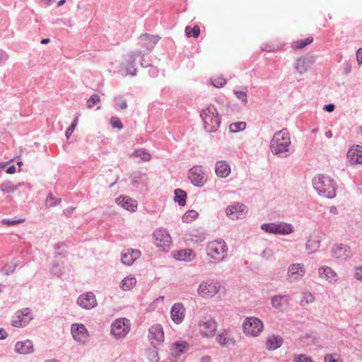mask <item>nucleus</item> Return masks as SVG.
Segmentation results:
<instances>
[{
    "instance_id": "nucleus-59",
    "label": "nucleus",
    "mask_w": 362,
    "mask_h": 362,
    "mask_svg": "<svg viewBox=\"0 0 362 362\" xmlns=\"http://www.w3.org/2000/svg\"><path fill=\"white\" fill-rule=\"evenodd\" d=\"M75 210V208L74 207H72V206H69L66 209H65L64 211H63V213L64 215H66V216H70L72 213L74 212V211Z\"/></svg>"
},
{
    "instance_id": "nucleus-56",
    "label": "nucleus",
    "mask_w": 362,
    "mask_h": 362,
    "mask_svg": "<svg viewBox=\"0 0 362 362\" xmlns=\"http://www.w3.org/2000/svg\"><path fill=\"white\" fill-rule=\"evenodd\" d=\"M175 349L177 351V352H179V353H184L185 352V349L186 348L185 344H184L182 343H177H177L175 344Z\"/></svg>"
},
{
    "instance_id": "nucleus-52",
    "label": "nucleus",
    "mask_w": 362,
    "mask_h": 362,
    "mask_svg": "<svg viewBox=\"0 0 362 362\" xmlns=\"http://www.w3.org/2000/svg\"><path fill=\"white\" fill-rule=\"evenodd\" d=\"M110 124L112 127L121 129L122 128V123L117 117H112L110 119Z\"/></svg>"
},
{
    "instance_id": "nucleus-36",
    "label": "nucleus",
    "mask_w": 362,
    "mask_h": 362,
    "mask_svg": "<svg viewBox=\"0 0 362 362\" xmlns=\"http://www.w3.org/2000/svg\"><path fill=\"white\" fill-rule=\"evenodd\" d=\"M136 284V278L132 276H128L122 281L120 288L123 291H129L135 286Z\"/></svg>"
},
{
    "instance_id": "nucleus-49",
    "label": "nucleus",
    "mask_w": 362,
    "mask_h": 362,
    "mask_svg": "<svg viewBox=\"0 0 362 362\" xmlns=\"http://www.w3.org/2000/svg\"><path fill=\"white\" fill-rule=\"evenodd\" d=\"M274 251L271 248H265L261 253V256L262 258L268 260L271 259L274 256Z\"/></svg>"
},
{
    "instance_id": "nucleus-33",
    "label": "nucleus",
    "mask_w": 362,
    "mask_h": 362,
    "mask_svg": "<svg viewBox=\"0 0 362 362\" xmlns=\"http://www.w3.org/2000/svg\"><path fill=\"white\" fill-rule=\"evenodd\" d=\"M195 257V254L191 249H184L177 252L175 258L180 261L189 262Z\"/></svg>"
},
{
    "instance_id": "nucleus-48",
    "label": "nucleus",
    "mask_w": 362,
    "mask_h": 362,
    "mask_svg": "<svg viewBox=\"0 0 362 362\" xmlns=\"http://www.w3.org/2000/svg\"><path fill=\"white\" fill-rule=\"evenodd\" d=\"M54 196L52 194H49L47 197V199H46V204H47V206L49 207H53V206H55L58 204H60L61 202V199H57L55 200V202H49V201L51 200H54Z\"/></svg>"
},
{
    "instance_id": "nucleus-20",
    "label": "nucleus",
    "mask_w": 362,
    "mask_h": 362,
    "mask_svg": "<svg viewBox=\"0 0 362 362\" xmlns=\"http://www.w3.org/2000/svg\"><path fill=\"white\" fill-rule=\"evenodd\" d=\"M170 317L174 323L179 325L185 317V308L182 303H174L170 310Z\"/></svg>"
},
{
    "instance_id": "nucleus-22",
    "label": "nucleus",
    "mask_w": 362,
    "mask_h": 362,
    "mask_svg": "<svg viewBox=\"0 0 362 362\" xmlns=\"http://www.w3.org/2000/svg\"><path fill=\"white\" fill-rule=\"evenodd\" d=\"M347 158L351 164H362V146H353L347 152Z\"/></svg>"
},
{
    "instance_id": "nucleus-4",
    "label": "nucleus",
    "mask_w": 362,
    "mask_h": 362,
    "mask_svg": "<svg viewBox=\"0 0 362 362\" xmlns=\"http://www.w3.org/2000/svg\"><path fill=\"white\" fill-rule=\"evenodd\" d=\"M200 115L203 119L204 127L206 132H215L217 131L221 119L214 105H210L206 109L202 110Z\"/></svg>"
},
{
    "instance_id": "nucleus-62",
    "label": "nucleus",
    "mask_w": 362,
    "mask_h": 362,
    "mask_svg": "<svg viewBox=\"0 0 362 362\" xmlns=\"http://www.w3.org/2000/svg\"><path fill=\"white\" fill-rule=\"evenodd\" d=\"M8 334L3 328H0V339H4L7 337Z\"/></svg>"
},
{
    "instance_id": "nucleus-58",
    "label": "nucleus",
    "mask_w": 362,
    "mask_h": 362,
    "mask_svg": "<svg viewBox=\"0 0 362 362\" xmlns=\"http://www.w3.org/2000/svg\"><path fill=\"white\" fill-rule=\"evenodd\" d=\"M356 59L358 64H362V48H359L356 52Z\"/></svg>"
},
{
    "instance_id": "nucleus-47",
    "label": "nucleus",
    "mask_w": 362,
    "mask_h": 362,
    "mask_svg": "<svg viewBox=\"0 0 362 362\" xmlns=\"http://www.w3.org/2000/svg\"><path fill=\"white\" fill-rule=\"evenodd\" d=\"M115 102L119 108L124 110L127 108V103L125 100L123 99L122 96H117L115 98Z\"/></svg>"
},
{
    "instance_id": "nucleus-38",
    "label": "nucleus",
    "mask_w": 362,
    "mask_h": 362,
    "mask_svg": "<svg viewBox=\"0 0 362 362\" xmlns=\"http://www.w3.org/2000/svg\"><path fill=\"white\" fill-rule=\"evenodd\" d=\"M187 193L180 189L175 190V202H177L180 206H184L186 203Z\"/></svg>"
},
{
    "instance_id": "nucleus-13",
    "label": "nucleus",
    "mask_w": 362,
    "mask_h": 362,
    "mask_svg": "<svg viewBox=\"0 0 362 362\" xmlns=\"http://www.w3.org/2000/svg\"><path fill=\"white\" fill-rule=\"evenodd\" d=\"M33 319L30 309L26 308L18 310L12 320L11 325L16 327L26 326Z\"/></svg>"
},
{
    "instance_id": "nucleus-24",
    "label": "nucleus",
    "mask_w": 362,
    "mask_h": 362,
    "mask_svg": "<svg viewBox=\"0 0 362 362\" xmlns=\"http://www.w3.org/2000/svg\"><path fill=\"white\" fill-rule=\"evenodd\" d=\"M142 54L141 50H136L134 52H130L127 55V62H128V66H127V73L132 76H135L136 74V69L134 67V63L136 59Z\"/></svg>"
},
{
    "instance_id": "nucleus-34",
    "label": "nucleus",
    "mask_w": 362,
    "mask_h": 362,
    "mask_svg": "<svg viewBox=\"0 0 362 362\" xmlns=\"http://www.w3.org/2000/svg\"><path fill=\"white\" fill-rule=\"evenodd\" d=\"M320 246V240L319 237H310L305 244V249L309 253L316 252Z\"/></svg>"
},
{
    "instance_id": "nucleus-39",
    "label": "nucleus",
    "mask_w": 362,
    "mask_h": 362,
    "mask_svg": "<svg viewBox=\"0 0 362 362\" xmlns=\"http://www.w3.org/2000/svg\"><path fill=\"white\" fill-rule=\"evenodd\" d=\"M199 214L195 210H189L182 216V221L189 223L196 219Z\"/></svg>"
},
{
    "instance_id": "nucleus-25",
    "label": "nucleus",
    "mask_w": 362,
    "mask_h": 362,
    "mask_svg": "<svg viewBox=\"0 0 362 362\" xmlns=\"http://www.w3.org/2000/svg\"><path fill=\"white\" fill-rule=\"evenodd\" d=\"M216 341L222 346L228 347L233 346L235 343V339L228 330H223L216 336Z\"/></svg>"
},
{
    "instance_id": "nucleus-46",
    "label": "nucleus",
    "mask_w": 362,
    "mask_h": 362,
    "mask_svg": "<svg viewBox=\"0 0 362 362\" xmlns=\"http://www.w3.org/2000/svg\"><path fill=\"white\" fill-rule=\"evenodd\" d=\"M100 101V97L94 94L93 95L86 103L88 108H92L97 103Z\"/></svg>"
},
{
    "instance_id": "nucleus-53",
    "label": "nucleus",
    "mask_w": 362,
    "mask_h": 362,
    "mask_svg": "<svg viewBox=\"0 0 362 362\" xmlns=\"http://www.w3.org/2000/svg\"><path fill=\"white\" fill-rule=\"evenodd\" d=\"M16 267V264L11 265L9 264H6L3 269V272L6 275H9L10 274H12L14 272Z\"/></svg>"
},
{
    "instance_id": "nucleus-28",
    "label": "nucleus",
    "mask_w": 362,
    "mask_h": 362,
    "mask_svg": "<svg viewBox=\"0 0 362 362\" xmlns=\"http://www.w3.org/2000/svg\"><path fill=\"white\" fill-rule=\"evenodd\" d=\"M15 351L20 354H28L34 351L33 341L27 339L23 341H18L15 345Z\"/></svg>"
},
{
    "instance_id": "nucleus-8",
    "label": "nucleus",
    "mask_w": 362,
    "mask_h": 362,
    "mask_svg": "<svg viewBox=\"0 0 362 362\" xmlns=\"http://www.w3.org/2000/svg\"><path fill=\"white\" fill-rule=\"evenodd\" d=\"M262 322L255 317H247L243 323L244 333L248 336L257 337L263 330Z\"/></svg>"
},
{
    "instance_id": "nucleus-2",
    "label": "nucleus",
    "mask_w": 362,
    "mask_h": 362,
    "mask_svg": "<svg viewBox=\"0 0 362 362\" xmlns=\"http://www.w3.org/2000/svg\"><path fill=\"white\" fill-rule=\"evenodd\" d=\"M313 185L320 196L327 199H332L336 196L337 183L328 175H316L313 179Z\"/></svg>"
},
{
    "instance_id": "nucleus-29",
    "label": "nucleus",
    "mask_w": 362,
    "mask_h": 362,
    "mask_svg": "<svg viewBox=\"0 0 362 362\" xmlns=\"http://www.w3.org/2000/svg\"><path fill=\"white\" fill-rule=\"evenodd\" d=\"M140 252L137 250H127L122 255V262L125 265H131L133 262L139 257Z\"/></svg>"
},
{
    "instance_id": "nucleus-26",
    "label": "nucleus",
    "mask_w": 362,
    "mask_h": 362,
    "mask_svg": "<svg viewBox=\"0 0 362 362\" xmlns=\"http://www.w3.org/2000/svg\"><path fill=\"white\" fill-rule=\"evenodd\" d=\"M230 166L226 160H218L215 164V173L221 178H226L230 174Z\"/></svg>"
},
{
    "instance_id": "nucleus-6",
    "label": "nucleus",
    "mask_w": 362,
    "mask_h": 362,
    "mask_svg": "<svg viewBox=\"0 0 362 362\" xmlns=\"http://www.w3.org/2000/svg\"><path fill=\"white\" fill-rule=\"evenodd\" d=\"M154 245L163 251L168 250L172 246L171 236L167 229L156 228L153 233Z\"/></svg>"
},
{
    "instance_id": "nucleus-7",
    "label": "nucleus",
    "mask_w": 362,
    "mask_h": 362,
    "mask_svg": "<svg viewBox=\"0 0 362 362\" xmlns=\"http://www.w3.org/2000/svg\"><path fill=\"white\" fill-rule=\"evenodd\" d=\"M131 329L130 320L126 317H120L114 320L111 325L110 333L117 339H123Z\"/></svg>"
},
{
    "instance_id": "nucleus-15",
    "label": "nucleus",
    "mask_w": 362,
    "mask_h": 362,
    "mask_svg": "<svg viewBox=\"0 0 362 362\" xmlns=\"http://www.w3.org/2000/svg\"><path fill=\"white\" fill-rule=\"evenodd\" d=\"M73 338L81 344H86L89 337L86 326L83 324H73L71 327Z\"/></svg>"
},
{
    "instance_id": "nucleus-63",
    "label": "nucleus",
    "mask_w": 362,
    "mask_h": 362,
    "mask_svg": "<svg viewBox=\"0 0 362 362\" xmlns=\"http://www.w3.org/2000/svg\"><path fill=\"white\" fill-rule=\"evenodd\" d=\"M325 362H335V359L332 355H327L325 357Z\"/></svg>"
},
{
    "instance_id": "nucleus-3",
    "label": "nucleus",
    "mask_w": 362,
    "mask_h": 362,
    "mask_svg": "<svg viewBox=\"0 0 362 362\" xmlns=\"http://www.w3.org/2000/svg\"><path fill=\"white\" fill-rule=\"evenodd\" d=\"M228 245L222 240H214L207 243L206 251L207 256L211 258L214 263H219L224 261L228 255Z\"/></svg>"
},
{
    "instance_id": "nucleus-50",
    "label": "nucleus",
    "mask_w": 362,
    "mask_h": 362,
    "mask_svg": "<svg viewBox=\"0 0 362 362\" xmlns=\"http://www.w3.org/2000/svg\"><path fill=\"white\" fill-rule=\"evenodd\" d=\"M77 121H78V119L76 118L74 119V121L71 123V124L67 128V129L66 131V133H65V136H66L67 139H69L70 136L74 132V129L76 128V126L77 124Z\"/></svg>"
},
{
    "instance_id": "nucleus-10",
    "label": "nucleus",
    "mask_w": 362,
    "mask_h": 362,
    "mask_svg": "<svg viewBox=\"0 0 362 362\" xmlns=\"http://www.w3.org/2000/svg\"><path fill=\"white\" fill-rule=\"evenodd\" d=\"M225 212L230 219L234 221L245 218L248 213V209L245 204L235 202L228 205Z\"/></svg>"
},
{
    "instance_id": "nucleus-54",
    "label": "nucleus",
    "mask_w": 362,
    "mask_h": 362,
    "mask_svg": "<svg viewBox=\"0 0 362 362\" xmlns=\"http://www.w3.org/2000/svg\"><path fill=\"white\" fill-rule=\"evenodd\" d=\"M354 277L357 280L362 281V267H356L354 269Z\"/></svg>"
},
{
    "instance_id": "nucleus-9",
    "label": "nucleus",
    "mask_w": 362,
    "mask_h": 362,
    "mask_svg": "<svg viewBox=\"0 0 362 362\" xmlns=\"http://www.w3.org/2000/svg\"><path fill=\"white\" fill-rule=\"evenodd\" d=\"M220 288L221 286L218 282L208 279L200 283L197 293L203 298H211L218 293Z\"/></svg>"
},
{
    "instance_id": "nucleus-61",
    "label": "nucleus",
    "mask_w": 362,
    "mask_h": 362,
    "mask_svg": "<svg viewBox=\"0 0 362 362\" xmlns=\"http://www.w3.org/2000/svg\"><path fill=\"white\" fill-rule=\"evenodd\" d=\"M323 110L327 112H332L334 110V105L333 104L326 105L324 106Z\"/></svg>"
},
{
    "instance_id": "nucleus-35",
    "label": "nucleus",
    "mask_w": 362,
    "mask_h": 362,
    "mask_svg": "<svg viewBox=\"0 0 362 362\" xmlns=\"http://www.w3.org/2000/svg\"><path fill=\"white\" fill-rule=\"evenodd\" d=\"M23 185V184L21 182H19L17 185H14L13 182H10V181H6V182H4L0 185V189L4 193H11V192H15L16 189H18L19 187L22 186Z\"/></svg>"
},
{
    "instance_id": "nucleus-27",
    "label": "nucleus",
    "mask_w": 362,
    "mask_h": 362,
    "mask_svg": "<svg viewBox=\"0 0 362 362\" xmlns=\"http://www.w3.org/2000/svg\"><path fill=\"white\" fill-rule=\"evenodd\" d=\"M115 202L124 209L129 211H134L137 207L136 201L129 197L120 196L115 199Z\"/></svg>"
},
{
    "instance_id": "nucleus-32",
    "label": "nucleus",
    "mask_w": 362,
    "mask_h": 362,
    "mask_svg": "<svg viewBox=\"0 0 362 362\" xmlns=\"http://www.w3.org/2000/svg\"><path fill=\"white\" fill-rule=\"evenodd\" d=\"M189 235L192 242L199 243L206 239V233L202 228H194L190 230Z\"/></svg>"
},
{
    "instance_id": "nucleus-51",
    "label": "nucleus",
    "mask_w": 362,
    "mask_h": 362,
    "mask_svg": "<svg viewBox=\"0 0 362 362\" xmlns=\"http://www.w3.org/2000/svg\"><path fill=\"white\" fill-rule=\"evenodd\" d=\"M226 83V81L223 77H218L212 81V84L216 88H222Z\"/></svg>"
},
{
    "instance_id": "nucleus-44",
    "label": "nucleus",
    "mask_w": 362,
    "mask_h": 362,
    "mask_svg": "<svg viewBox=\"0 0 362 362\" xmlns=\"http://www.w3.org/2000/svg\"><path fill=\"white\" fill-rule=\"evenodd\" d=\"M313 41V38L312 37H308L305 40L297 41L295 42V47L297 49H302L310 44Z\"/></svg>"
},
{
    "instance_id": "nucleus-17",
    "label": "nucleus",
    "mask_w": 362,
    "mask_h": 362,
    "mask_svg": "<svg viewBox=\"0 0 362 362\" xmlns=\"http://www.w3.org/2000/svg\"><path fill=\"white\" fill-rule=\"evenodd\" d=\"M189 178L196 187H201L205 184L206 179L201 166H193L189 171Z\"/></svg>"
},
{
    "instance_id": "nucleus-30",
    "label": "nucleus",
    "mask_w": 362,
    "mask_h": 362,
    "mask_svg": "<svg viewBox=\"0 0 362 362\" xmlns=\"http://www.w3.org/2000/svg\"><path fill=\"white\" fill-rule=\"evenodd\" d=\"M283 338L279 335H272L269 337L266 341V348L269 351L276 350L283 344Z\"/></svg>"
},
{
    "instance_id": "nucleus-40",
    "label": "nucleus",
    "mask_w": 362,
    "mask_h": 362,
    "mask_svg": "<svg viewBox=\"0 0 362 362\" xmlns=\"http://www.w3.org/2000/svg\"><path fill=\"white\" fill-rule=\"evenodd\" d=\"M245 127H246L245 122H235V123L230 124L229 126V130L230 132L237 133V132L244 130L245 129Z\"/></svg>"
},
{
    "instance_id": "nucleus-57",
    "label": "nucleus",
    "mask_w": 362,
    "mask_h": 362,
    "mask_svg": "<svg viewBox=\"0 0 362 362\" xmlns=\"http://www.w3.org/2000/svg\"><path fill=\"white\" fill-rule=\"evenodd\" d=\"M8 58L6 52L2 49H0V64L6 62Z\"/></svg>"
},
{
    "instance_id": "nucleus-64",
    "label": "nucleus",
    "mask_w": 362,
    "mask_h": 362,
    "mask_svg": "<svg viewBox=\"0 0 362 362\" xmlns=\"http://www.w3.org/2000/svg\"><path fill=\"white\" fill-rule=\"evenodd\" d=\"M16 172V167L14 165H11L7 168L6 173L8 174H13Z\"/></svg>"
},
{
    "instance_id": "nucleus-11",
    "label": "nucleus",
    "mask_w": 362,
    "mask_h": 362,
    "mask_svg": "<svg viewBox=\"0 0 362 362\" xmlns=\"http://www.w3.org/2000/svg\"><path fill=\"white\" fill-rule=\"evenodd\" d=\"M217 328V323L212 317H204L198 322L199 332L202 337H212Z\"/></svg>"
},
{
    "instance_id": "nucleus-55",
    "label": "nucleus",
    "mask_w": 362,
    "mask_h": 362,
    "mask_svg": "<svg viewBox=\"0 0 362 362\" xmlns=\"http://www.w3.org/2000/svg\"><path fill=\"white\" fill-rule=\"evenodd\" d=\"M24 221V219L11 220V219H4L2 222L7 226H13Z\"/></svg>"
},
{
    "instance_id": "nucleus-16",
    "label": "nucleus",
    "mask_w": 362,
    "mask_h": 362,
    "mask_svg": "<svg viewBox=\"0 0 362 362\" xmlns=\"http://www.w3.org/2000/svg\"><path fill=\"white\" fill-rule=\"evenodd\" d=\"M76 303L78 306L86 310H90L98 305L95 296L92 292L81 294L77 298Z\"/></svg>"
},
{
    "instance_id": "nucleus-14",
    "label": "nucleus",
    "mask_w": 362,
    "mask_h": 362,
    "mask_svg": "<svg viewBox=\"0 0 362 362\" xmlns=\"http://www.w3.org/2000/svg\"><path fill=\"white\" fill-rule=\"evenodd\" d=\"M314 63L315 57L307 54L296 59L294 69L300 75H303L311 69Z\"/></svg>"
},
{
    "instance_id": "nucleus-31",
    "label": "nucleus",
    "mask_w": 362,
    "mask_h": 362,
    "mask_svg": "<svg viewBox=\"0 0 362 362\" xmlns=\"http://www.w3.org/2000/svg\"><path fill=\"white\" fill-rule=\"evenodd\" d=\"M140 39L144 41V46L147 49L151 50L154 47L160 38L158 35H151L147 33H144L140 36Z\"/></svg>"
},
{
    "instance_id": "nucleus-23",
    "label": "nucleus",
    "mask_w": 362,
    "mask_h": 362,
    "mask_svg": "<svg viewBox=\"0 0 362 362\" xmlns=\"http://www.w3.org/2000/svg\"><path fill=\"white\" fill-rule=\"evenodd\" d=\"M291 300V296L288 294L275 295L271 298V303L274 308L282 310L288 305Z\"/></svg>"
},
{
    "instance_id": "nucleus-19",
    "label": "nucleus",
    "mask_w": 362,
    "mask_h": 362,
    "mask_svg": "<svg viewBox=\"0 0 362 362\" xmlns=\"http://www.w3.org/2000/svg\"><path fill=\"white\" fill-rule=\"evenodd\" d=\"M148 338L151 344L156 346L164 341V332L160 325H154L149 328Z\"/></svg>"
},
{
    "instance_id": "nucleus-12",
    "label": "nucleus",
    "mask_w": 362,
    "mask_h": 362,
    "mask_svg": "<svg viewBox=\"0 0 362 362\" xmlns=\"http://www.w3.org/2000/svg\"><path fill=\"white\" fill-rule=\"evenodd\" d=\"M305 274V267L302 263H293L288 266L286 280L289 283L300 281Z\"/></svg>"
},
{
    "instance_id": "nucleus-42",
    "label": "nucleus",
    "mask_w": 362,
    "mask_h": 362,
    "mask_svg": "<svg viewBox=\"0 0 362 362\" xmlns=\"http://www.w3.org/2000/svg\"><path fill=\"white\" fill-rule=\"evenodd\" d=\"M235 96L245 105L247 103V90H234Z\"/></svg>"
},
{
    "instance_id": "nucleus-41",
    "label": "nucleus",
    "mask_w": 362,
    "mask_h": 362,
    "mask_svg": "<svg viewBox=\"0 0 362 362\" xmlns=\"http://www.w3.org/2000/svg\"><path fill=\"white\" fill-rule=\"evenodd\" d=\"M185 33L188 37H197L200 33V29L198 25H195L193 28L187 26L185 28Z\"/></svg>"
},
{
    "instance_id": "nucleus-1",
    "label": "nucleus",
    "mask_w": 362,
    "mask_h": 362,
    "mask_svg": "<svg viewBox=\"0 0 362 362\" xmlns=\"http://www.w3.org/2000/svg\"><path fill=\"white\" fill-rule=\"evenodd\" d=\"M291 146V138L286 129L276 132L270 142L271 151L279 158H287L292 154L293 149Z\"/></svg>"
},
{
    "instance_id": "nucleus-21",
    "label": "nucleus",
    "mask_w": 362,
    "mask_h": 362,
    "mask_svg": "<svg viewBox=\"0 0 362 362\" xmlns=\"http://www.w3.org/2000/svg\"><path fill=\"white\" fill-rule=\"evenodd\" d=\"M318 275L322 279H325L330 284L336 283L339 276L335 271L328 266H322L318 268Z\"/></svg>"
},
{
    "instance_id": "nucleus-37",
    "label": "nucleus",
    "mask_w": 362,
    "mask_h": 362,
    "mask_svg": "<svg viewBox=\"0 0 362 362\" xmlns=\"http://www.w3.org/2000/svg\"><path fill=\"white\" fill-rule=\"evenodd\" d=\"M132 156L138 157L142 161H149L151 158V153L147 151L144 148H139L137 150H135L132 154Z\"/></svg>"
},
{
    "instance_id": "nucleus-45",
    "label": "nucleus",
    "mask_w": 362,
    "mask_h": 362,
    "mask_svg": "<svg viewBox=\"0 0 362 362\" xmlns=\"http://www.w3.org/2000/svg\"><path fill=\"white\" fill-rule=\"evenodd\" d=\"M293 362H313L312 358L305 354L294 355Z\"/></svg>"
},
{
    "instance_id": "nucleus-5",
    "label": "nucleus",
    "mask_w": 362,
    "mask_h": 362,
    "mask_svg": "<svg viewBox=\"0 0 362 362\" xmlns=\"http://www.w3.org/2000/svg\"><path fill=\"white\" fill-rule=\"evenodd\" d=\"M260 228L266 233L281 235H288L294 231L293 226L291 223L284 221L263 223Z\"/></svg>"
},
{
    "instance_id": "nucleus-43",
    "label": "nucleus",
    "mask_w": 362,
    "mask_h": 362,
    "mask_svg": "<svg viewBox=\"0 0 362 362\" xmlns=\"http://www.w3.org/2000/svg\"><path fill=\"white\" fill-rule=\"evenodd\" d=\"M314 296L311 293H303V298L300 300V304L302 305H304L305 304H308L310 303H313L314 301Z\"/></svg>"
},
{
    "instance_id": "nucleus-18",
    "label": "nucleus",
    "mask_w": 362,
    "mask_h": 362,
    "mask_svg": "<svg viewBox=\"0 0 362 362\" xmlns=\"http://www.w3.org/2000/svg\"><path fill=\"white\" fill-rule=\"evenodd\" d=\"M331 252L333 257L342 261H346L352 256L350 247L342 243L334 245Z\"/></svg>"
},
{
    "instance_id": "nucleus-60",
    "label": "nucleus",
    "mask_w": 362,
    "mask_h": 362,
    "mask_svg": "<svg viewBox=\"0 0 362 362\" xmlns=\"http://www.w3.org/2000/svg\"><path fill=\"white\" fill-rule=\"evenodd\" d=\"M52 272L54 274L59 275L60 269H59V264H53L52 268Z\"/></svg>"
}]
</instances>
